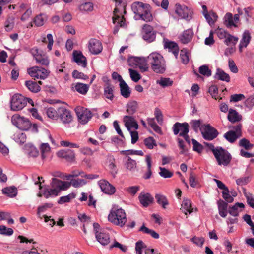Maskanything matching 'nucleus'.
I'll return each mask as SVG.
<instances>
[{"mask_svg":"<svg viewBox=\"0 0 254 254\" xmlns=\"http://www.w3.org/2000/svg\"><path fill=\"white\" fill-rule=\"evenodd\" d=\"M144 144L149 149H152L154 146H157L155 140L153 137H148L144 140Z\"/></svg>","mask_w":254,"mask_h":254,"instance_id":"nucleus-50","label":"nucleus"},{"mask_svg":"<svg viewBox=\"0 0 254 254\" xmlns=\"http://www.w3.org/2000/svg\"><path fill=\"white\" fill-rule=\"evenodd\" d=\"M239 145L247 150L251 149L254 146L253 144L251 143L250 141L245 138H243L239 141Z\"/></svg>","mask_w":254,"mask_h":254,"instance_id":"nucleus-47","label":"nucleus"},{"mask_svg":"<svg viewBox=\"0 0 254 254\" xmlns=\"http://www.w3.org/2000/svg\"><path fill=\"white\" fill-rule=\"evenodd\" d=\"M225 38L224 43L227 46L229 45L230 42H232L235 45L239 39L238 37L233 36L230 34H228V36Z\"/></svg>","mask_w":254,"mask_h":254,"instance_id":"nucleus-59","label":"nucleus"},{"mask_svg":"<svg viewBox=\"0 0 254 254\" xmlns=\"http://www.w3.org/2000/svg\"><path fill=\"white\" fill-rule=\"evenodd\" d=\"M58 119H60L63 124H69L73 120L71 111L64 107H58Z\"/></svg>","mask_w":254,"mask_h":254,"instance_id":"nucleus-11","label":"nucleus"},{"mask_svg":"<svg viewBox=\"0 0 254 254\" xmlns=\"http://www.w3.org/2000/svg\"><path fill=\"white\" fill-rule=\"evenodd\" d=\"M155 198L156 200L157 203L160 205L163 209H166L167 207L169 205L168 200L165 195L161 194H156Z\"/></svg>","mask_w":254,"mask_h":254,"instance_id":"nucleus-31","label":"nucleus"},{"mask_svg":"<svg viewBox=\"0 0 254 254\" xmlns=\"http://www.w3.org/2000/svg\"><path fill=\"white\" fill-rule=\"evenodd\" d=\"M47 20V16L46 14L40 13L35 17L33 22L37 27L42 26L44 25V22Z\"/></svg>","mask_w":254,"mask_h":254,"instance_id":"nucleus-37","label":"nucleus"},{"mask_svg":"<svg viewBox=\"0 0 254 254\" xmlns=\"http://www.w3.org/2000/svg\"><path fill=\"white\" fill-rule=\"evenodd\" d=\"M173 83V81L168 77H161L160 80H157V83L163 88L172 86Z\"/></svg>","mask_w":254,"mask_h":254,"instance_id":"nucleus-45","label":"nucleus"},{"mask_svg":"<svg viewBox=\"0 0 254 254\" xmlns=\"http://www.w3.org/2000/svg\"><path fill=\"white\" fill-rule=\"evenodd\" d=\"M149 6V4L144 3L142 2L136 1L131 4V9L135 15H138L143 12L144 8H146Z\"/></svg>","mask_w":254,"mask_h":254,"instance_id":"nucleus-21","label":"nucleus"},{"mask_svg":"<svg viewBox=\"0 0 254 254\" xmlns=\"http://www.w3.org/2000/svg\"><path fill=\"white\" fill-rule=\"evenodd\" d=\"M28 74L32 77L45 79L49 75L48 70L39 66H33L27 69Z\"/></svg>","mask_w":254,"mask_h":254,"instance_id":"nucleus-8","label":"nucleus"},{"mask_svg":"<svg viewBox=\"0 0 254 254\" xmlns=\"http://www.w3.org/2000/svg\"><path fill=\"white\" fill-rule=\"evenodd\" d=\"M124 122L125 125L128 131L131 130V128H134L135 129L138 128V125L134 118L131 116L126 115L124 117Z\"/></svg>","mask_w":254,"mask_h":254,"instance_id":"nucleus-19","label":"nucleus"},{"mask_svg":"<svg viewBox=\"0 0 254 254\" xmlns=\"http://www.w3.org/2000/svg\"><path fill=\"white\" fill-rule=\"evenodd\" d=\"M88 49L91 54L98 55L102 51V43L96 39L92 38L89 41Z\"/></svg>","mask_w":254,"mask_h":254,"instance_id":"nucleus-12","label":"nucleus"},{"mask_svg":"<svg viewBox=\"0 0 254 254\" xmlns=\"http://www.w3.org/2000/svg\"><path fill=\"white\" fill-rule=\"evenodd\" d=\"M181 207L182 211L186 215L187 214L188 212L190 214L193 212V209L191 207V203L189 199H184L182 201Z\"/></svg>","mask_w":254,"mask_h":254,"instance_id":"nucleus-34","label":"nucleus"},{"mask_svg":"<svg viewBox=\"0 0 254 254\" xmlns=\"http://www.w3.org/2000/svg\"><path fill=\"white\" fill-rule=\"evenodd\" d=\"M72 75L73 78L75 79H81L83 80H87L89 78L88 76L84 74L83 72L78 71L77 70H74L72 73Z\"/></svg>","mask_w":254,"mask_h":254,"instance_id":"nucleus-57","label":"nucleus"},{"mask_svg":"<svg viewBox=\"0 0 254 254\" xmlns=\"http://www.w3.org/2000/svg\"><path fill=\"white\" fill-rule=\"evenodd\" d=\"M73 60L77 63L78 65L85 68L87 66V61L86 58L83 55L80 51L74 50L72 53Z\"/></svg>","mask_w":254,"mask_h":254,"instance_id":"nucleus-13","label":"nucleus"},{"mask_svg":"<svg viewBox=\"0 0 254 254\" xmlns=\"http://www.w3.org/2000/svg\"><path fill=\"white\" fill-rule=\"evenodd\" d=\"M13 234L12 228H7L4 225H0V234L5 236H11Z\"/></svg>","mask_w":254,"mask_h":254,"instance_id":"nucleus-53","label":"nucleus"},{"mask_svg":"<svg viewBox=\"0 0 254 254\" xmlns=\"http://www.w3.org/2000/svg\"><path fill=\"white\" fill-rule=\"evenodd\" d=\"M43 188V195L46 198H48L50 197L58 196L60 192L58 190L54 188H48V186H44Z\"/></svg>","mask_w":254,"mask_h":254,"instance_id":"nucleus-29","label":"nucleus"},{"mask_svg":"<svg viewBox=\"0 0 254 254\" xmlns=\"http://www.w3.org/2000/svg\"><path fill=\"white\" fill-rule=\"evenodd\" d=\"M199 72L200 74L206 77H209L212 75L211 70L206 64L201 65L199 67Z\"/></svg>","mask_w":254,"mask_h":254,"instance_id":"nucleus-49","label":"nucleus"},{"mask_svg":"<svg viewBox=\"0 0 254 254\" xmlns=\"http://www.w3.org/2000/svg\"><path fill=\"white\" fill-rule=\"evenodd\" d=\"M150 8L151 6L149 5V6L146 8H144V9L143 11V12L141 13L140 14H139V18L147 22H150L153 20V16L150 11Z\"/></svg>","mask_w":254,"mask_h":254,"instance_id":"nucleus-32","label":"nucleus"},{"mask_svg":"<svg viewBox=\"0 0 254 254\" xmlns=\"http://www.w3.org/2000/svg\"><path fill=\"white\" fill-rule=\"evenodd\" d=\"M203 130L201 131L203 138L208 141H211L217 137L219 134L218 130L210 124L204 125Z\"/></svg>","mask_w":254,"mask_h":254,"instance_id":"nucleus-9","label":"nucleus"},{"mask_svg":"<svg viewBox=\"0 0 254 254\" xmlns=\"http://www.w3.org/2000/svg\"><path fill=\"white\" fill-rule=\"evenodd\" d=\"M25 85L32 93H36L41 90L40 85L35 81L27 80L25 82Z\"/></svg>","mask_w":254,"mask_h":254,"instance_id":"nucleus-28","label":"nucleus"},{"mask_svg":"<svg viewBox=\"0 0 254 254\" xmlns=\"http://www.w3.org/2000/svg\"><path fill=\"white\" fill-rule=\"evenodd\" d=\"M224 24L228 28L232 26L237 27V25L234 22L232 14L229 12L227 13L224 16Z\"/></svg>","mask_w":254,"mask_h":254,"instance_id":"nucleus-39","label":"nucleus"},{"mask_svg":"<svg viewBox=\"0 0 254 254\" xmlns=\"http://www.w3.org/2000/svg\"><path fill=\"white\" fill-rule=\"evenodd\" d=\"M159 170H160L159 173L160 176L164 178H171L173 174L172 172L170 171L165 168L159 167Z\"/></svg>","mask_w":254,"mask_h":254,"instance_id":"nucleus-52","label":"nucleus"},{"mask_svg":"<svg viewBox=\"0 0 254 254\" xmlns=\"http://www.w3.org/2000/svg\"><path fill=\"white\" fill-rule=\"evenodd\" d=\"M119 86L121 95L124 98H128L131 93V90L128 85L124 81L120 83Z\"/></svg>","mask_w":254,"mask_h":254,"instance_id":"nucleus-30","label":"nucleus"},{"mask_svg":"<svg viewBox=\"0 0 254 254\" xmlns=\"http://www.w3.org/2000/svg\"><path fill=\"white\" fill-rule=\"evenodd\" d=\"M79 8L80 10L91 11L93 9V4L91 2H86L81 4L79 6Z\"/></svg>","mask_w":254,"mask_h":254,"instance_id":"nucleus-58","label":"nucleus"},{"mask_svg":"<svg viewBox=\"0 0 254 254\" xmlns=\"http://www.w3.org/2000/svg\"><path fill=\"white\" fill-rule=\"evenodd\" d=\"M90 84H84L83 83L78 82L75 85V90L82 94L85 95L89 90Z\"/></svg>","mask_w":254,"mask_h":254,"instance_id":"nucleus-35","label":"nucleus"},{"mask_svg":"<svg viewBox=\"0 0 254 254\" xmlns=\"http://www.w3.org/2000/svg\"><path fill=\"white\" fill-rule=\"evenodd\" d=\"M222 197L227 203H232L234 201V198L230 194L229 189L222 192Z\"/></svg>","mask_w":254,"mask_h":254,"instance_id":"nucleus-56","label":"nucleus"},{"mask_svg":"<svg viewBox=\"0 0 254 254\" xmlns=\"http://www.w3.org/2000/svg\"><path fill=\"white\" fill-rule=\"evenodd\" d=\"M58 108H56L53 107H49L47 109L46 114L47 116L53 120H58Z\"/></svg>","mask_w":254,"mask_h":254,"instance_id":"nucleus-43","label":"nucleus"},{"mask_svg":"<svg viewBox=\"0 0 254 254\" xmlns=\"http://www.w3.org/2000/svg\"><path fill=\"white\" fill-rule=\"evenodd\" d=\"M157 31L153 26L145 24L142 26L141 34L142 38L146 42L150 43L154 41L156 37Z\"/></svg>","mask_w":254,"mask_h":254,"instance_id":"nucleus-6","label":"nucleus"},{"mask_svg":"<svg viewBox=\"0 0 254 254\" xmlns=\"http://www.w3.org/2000/svg\"><path fill=\"white\" fill-rule=\"evenodd\" d=\"M244 195L247 199V202L248 205L254 209V198L252 197V194L249 192H244Z\"/></svg>","mask_w":254,"mask_h":254,"instance_id":"nucleus-64","label":"nucleus"},{"mask_svg":"<svg viewBox=\"0 0 254 254\" xmlns=\"http://www.w3.org/2000/svg\"><path fill=\"white\" fill-rule=\"evenodd\" d=\"M125 166L127 170L130 171L134 170L137 166L136 162L135 160L131 159L130 157H127Z\"/></svg>","mask_w":254,"mask_h":254,"instance_id":"nucleus-46","label":"nucleus"},{"mask_svg":"<svg viewBox=\"0 0 254 254\" xmlns=\"http://www.w3.org/2000/svg\"><path fill=\"white\" fill-rule=\"evenodd\" d=\"M76 113L79 122L82 125L86 124L92 117V113L89 110H86L82 112L76 111Z\"/></svg>","mask_w":254,"mask_h":254,"instance_id":"nucleus-20","label":"nucleus"},{"mask_svg":"<svg viewBox=\"0 0 254 254\" xmlns=\"http://www.w3.org/2000/svg\"><path fill=\"white\" fill-rule=\"evenodd\" d=\"M57 155L58 157L64 158L68 162H71L74 161L75 153L71 149L60 150L57 152Z\"/></svg>","mask_w":254,"mask_h":254,"instance_id":"nucleus-17","label":"nucleus"},{"mask_svg":"<svg viewBox=\"0 0 254 254\" xmlns=\"http://www.w3.org/2000/svg\"><path fill=\"white\" fill-rule=\"evenodd\" d=\"M128 71L130 77L133 82H137L141 79V76L137 71L131 68H129Z\"/></svg>","mask_w":254,"mask_h":254,"instance_id":"nucleus-51","label":"nucleus"},{"mask_svg":"<svg viewBox=\"0 0 254 254\" xmlns=\"http://www.w3.org/2000/svg\"><path fill=\"white\" fill-rule=\"evenodd\" d=\"M154 115H155V118H156V120L157 121V122L159 124L161 125L163 123V115H162V112L159 108H156L155 109Z\"/></svg>","mask_w":254,"mask_h":254,"instance_id":"nucleus-63","label":"nucleus"},{"mask_svg":"<svg viewBox=\"0 0 254 254\" xmlns=\"http://www.w3.org/2000/svg\"><path fill=\"white\" fill-rule=\"evenodd\" d=\"M25 97L20 94H15L10 100V108L12 111L22 110L26 105Z\"/></svg>","mask_w":254,"mask_h":254,"instance_id":"nucleus-7","label":"nucleus"},{"mask_svg":"<svg viewBox=\"0 0 254 254\" xmlns=\"http://www.w3.org/2000/svg\"><path fill=\"white\" fill-rule=\"evenodd\" d=\"M75 197L76 194L74 192H71L67 195L60 197L57 202L59 204H63L64 203L69 202L72 199L74 198Z\"/></svg>","mask_w":254,"mask_h":254,"instance_id":"nucleus-44","label":"nucleus"},{"mask_svg":"<svg viewBox=\"0 0 254 254\" xmlns=\"http://www.w3.org/2000/svg\"><path fill=\"white\" fill-rule=\"evenodd\" d=\"M108 220L111 223L120 227H123L127 222L126 214L122 208L116 210L112 209L108 215Z\"/></svg>","mask_w":254,"mask_h":254,"instance_id":"nucleus-2","label":"nucleus"},{"mask_svg":"<svg viewBox=\"0 0 254 254\" xmlns=\"http://www.w3.org/2000/svg\"><path fill=\"white\" fill-rule=\"evenodd\" d=\"M245 98V96L243 94H235L230 96V102H237Z\"/></svg>","mask_w":254,"mask_h":254,"instance_id":"nucleus-62","label":"nucleus"},{"mask_svg":"<svg viewBox=\"0 0 254 254\" xmlns=\"http://www.w3.org/2000/svg\"><path fill=\"white\" fill-rule=\"evenodd\" d=\"M227 119L232 123H234L241 121L242 116L236 110L231 108L229 110Z\"/></svg>","mask_w":254,"mask_h":254,"instance_id":"nucleus-27","label":"nucleus"},{"mask_svg":"<svg viewBox=\"0 0 254 254\" xmlns=\"http://www.w3.org/2000/svg\"><path fill=\"white\" fill-rule=\"evenodd\" d=\"M138 104L136 101H132L127 105V112L129 115L134 114L137 108Z\"/></svg>","mask_w":254,"mask_h":254,"instance_id":"nucleus-41","label":"nucleus"},{"mask_svg":"<svg viewBox=\"0 0 254 254\" xmlns=\"http://www.w3.org/2000/svg\"><path fill=\"white\" fill-rule=\"evenodd\" d=\"M175 12L181 19H184L187 21H190L192 18L190 10L184 5L176 4Z\"/></svg>","mask_w":254,"mask_h":254,"instance_id":"nucleus-10","label":"nucleus"},{"mask_svg":"<svg viewBox=\"0 0 254 254\" xmlns=\"http://www.w3.org/2000/svg\"><path fill=\"white\" fill-rule=\"evenodd\" d=\"M214 156L219 165L227 166L230 163L232 160L231 154L221 146L214 154Z\"/></svg>","mask_w":254,"mask_h":254,"instance_id":"nucleus-3","label":"nucleus"},{"mask_svg":"<svg viewBox=\"0 0 254 254\" xmlns=\"http://www.w3.org/2000/svg\"><path fill=\"white\" fill-rule=\"evenodd\" d=\"M193 36L192 29H188L184 30L182 34L180 36V40L183 44H188L192 40Z\"/></svg>","mask_w":254,"mask_h":254,"instance_id":"nucleus-24","label":"nucleus"},{"mask_svg":"<svg viewBox=\"0 0 254 254\" xmlns=\"http://www.w3.org/2000/svg\"><path fill=\"white\" fill-rule=\"evenodd\" d=\"M138 199L140 204L144 207H147L149 205L153 203L154 198L149 193L141 192L139 196Z\"/></svg>","mask_w":254,"mask_h":254,"instance_id":"nucleus-16","label":"nucleus"},{"mask_svg":"<svg viewBox=\"0 0 254 254\" xmlns=\"http://www.w3.org/2000/svg\"><path fill=\"white\" fill-rule=\"evenodd\" d=\"M135 249L136 254H142V249H145V254H153L155 252L154 249L147 248L142 240H139L135 243Z\"/></svg>","mask_w":254,"mask_h":254,"instance_id":"nucleus-18","label":"nucleus"},{"mask_svg":"<svg viewBox=\"0 0 254 254\" xmlns=\"http://www.w3.org/2000/svg\"><path fill=\"white\" fill-rule=\"evenodd\" d=\"M95 237L97 241L102 246L107 245L110 242L109 234L106 233L104 230L100 231V233H97Z\"/></svg>","mask_w":254,"mask_h":254,"instance_id":"nucleus-22","label":"nucleus"},{"mask_svg":"<svg viewBox=\"0 0 254 254\" xmlns=\"http://www.w3.org/2000/svg\"><path fill=\"white\" fill-rule=\"evenodd\" d=\"M71 181L72 186L76 188L82 186L87 183L86 180L82 179H72Z\"/></svg>","mask_w":254,"mask_h":254,"instance_id":"nucleus-54","label":"nucleus"},{"mask_svg":"<svg viewBox=\"0 0 254 254\" xmlns=\"http://www.w3.org/2000/svg\"><path fill=\"white\" fill-rule=\"evenodd\" d=\"M213 78L215 79L225 81L226 82H229L230 81L229 75L220 68H217Z\"/></svg>","mask_w":254,"mask_h":254,"instance_id":"nucleus-25","label":"nucleus"},{"mask_svg":"<svg viewBox=\"0 0 254 254\" xmlns=\"http://www.w3.org/2000/svg\"><path fill=\"white\" fill-rule=\"evenodd\" d=\"M192 143L193 144V150L194 151L198 152V153H201L204 149L203 146L199 143L195 139H192Z\"/></svg>","mask_w":254,"mask_h":254,"instance_id":"nucleus-55","label":"nucleus"},{"mask_svg":"<svg viewBox=\"0 0 254 254\" xmlns=\"http://www.w3.org/2000/svg\"><path fill=\"white\" fill-rule=\"evenodd\" d=\"M2 192L7 196L12 198L17 195V190L15 186H11L2 189Z\"/></svg>","mask_w":254,"mask_h":254,"instance_id":"nucleus-38","label":"nucleus"},{"mask_svg":"<svg viewBox=\"0 0 254 254\" xmlns=\"http://www.w3.org/2000/svg\"><path fill=\"white\" fill-rule=\"evenodd\" d=\"M202 123V120H192L190 123L191 125L192 128L195 132H197L198 128L200 127L201 124Z\"/></svg>","mask_w":254,"mask_h":254,"instance_id":"nucleus-60","label":"nucleus"},{"mask_svg":"<svg viewBox=\"0 0 254 254\" xmlns=\"http://www.w3.org/2000/svg\"><path fill=\"white\" fill-rule=\"evenodd\" d=\"M217 203L219 215L222 217H226L228 213V203L221 199L218 200Z\"/></svg>","mask_w":254,"mask_h":254,"instance_id":"nucleus-26","label":"nucleus"},{"mask_svg":"<svg viewBox=\"0 0 254 254\" xmlns=\"http://www.w3.org/2000/svg\"><path fill=\"white\" fill-rule=\"evenodd\" d=\"M240 136L241 134H238L234 130H229L225 133L223 135V137L226 139V140L231 143L235 142Z\"/></svg>","mask_w":254,"mask_h":254,"instance_id":"nucleus-33","label":"nucleus"},{"mask_svg":"<svg viewBox=\"0 0 254 254\" xmlns=\"http://www.w3.org/2000/svg\"><path fill=\"white\" fill-rule=\"evenodd\" d=\"M113 248H119L122 252H126L127 250V248L126 246L123 245L115 240L114 243L110 246V249L111 250Z\"/></svg>","mask_w":254,"mask_h":254,"instance_id":"nucleus-61","label":"nucleus"},{"mask_svg":"<svg viewBox=\"0 0 254 254\" xmlns=\"http://www.w3.org/2000/svg\"><path fill=\"white\" fill-rule=\"evenodd\" d=\"M147 61L152 69L156 73L162 74L166 71L165 61L163 57L158 53L153 52L147 57Z\"/></svg>","mask_w":254,"mask_h":254,"instance_id":"nucleus-1","label":"nucleus"},{"mask_svg":"<svg viewBox=\"0 0 254 254\" xmlns=\"http://www.w3.org/2000/svg\"><path fill=\"white\" fill-rule=\"evenodd\" d=\"M113 88L111 85H109V86H106L104 87V94L106 98L109 99L111 100H113L114 98V94H113Z\"/></svg>","mask_w":254,"mask_h":254,"instance_id":"nucleus-48","label":"nucleus"},{"mask_svg":"<svg viewBox=\"0 0 254 254\" xmlns=\"http://www.w3.org/2000/svg\"><path fill=\"white\" fill-rule=\"evenodd\" d=\"M238 207L244 208L245 205L243 203L237 202L233 206L229 207L228 213L233 216H238L239 215Z\"/></svg>","mask_w":254,"mask_h":254,"instance_id":"nucleus-36","label":"nucleus"},{"mask_svg":"<svg viewBox=\"0 0 254 254\" xmlns=\"http://www.w3.org/2000/svg\"><path fill=\"white\" fill-rule=\"evenodd\" d=\"M127 61L128 65L130 66L133 67L134 65H138L141 72L147 71L148 69L147 63L148 62L147 57L129 56Z\"/></svg>","mask_w":254,"mask_h":254,"instance_id":"nucleus-4","label":"nucleus"},{"mask_svg":"<svg viewBox=\"0 0 254 254\" xmlns=\"http://www.w3.org/2000/svg\"><path fill=\"white\" fill-rule=\"evenodd\" d=\"M115 2L116 7L114 10V16L112 18L113 23L115 24L117 20H119L120 16L118 14L120 11V7H127L128 0H114Z\"/></svg>","mask_w":254,"mask_h":254,"instance_id":"nucleus-14","label":"nucleus"},{"mask_svg":"<svg viewBox=\"0 0 254 254\" xmlns=\"http://www.w3.org/2000/svg\"><path fill=\"white\" fill-rule=\"evenodd\" d=\"M11 122L13 125L22 130H28L32 126L30 121L18 114H14L11 117Z\"/></svg>","mask_w":254,"mask_h":254,"instance_id":"nucleus-5","label":"nucleus"},{"mask_svg":"<svg viewBox=\"0 0 254 254\" xmlns=\"http://www.w3.org/2000/svg\"><path fill=\"white\" fill-rule=\"evenodd\" d=\"M185 129H187L189 132V125L187 122L184 123H175L173 126V131L174 135L179 134L180 133L184 132Z\"/></svg>","mask_w":254,"mask_h":254,"instance_id":"nucleus-23","label":"nucleus"},{"mask_svg":"<svg viewBox=\"0 0 254 254\" xmlns=\"http://www.w3.org/2000/svg\"><path fill=\"white\" fill-rule=\"evenodd\" d=\"M12 139L16 142L22 145L26 141V135L24 133L17 132L13 135Z\"/></svg>","mask_w":254,"mask_h":254,"instance_id":"nucleus-40","label":"nucleus"},{"mask_svg":"<svg viewBox=\"0 0 254 254\" xmlns=\"http://www.w3.org/2000/svg\"><path fill=\"white\" fill-rule=\"evenodd\" d=\"M251 34L249 30H246L242 34V38L240 40V43L244 44V47H247L250 43L251 40Z\"/></svg>","mask_w":254,"mask_h":254,"instance_id":"nucleus-42","label":"nucleus"},{"mask_svg":"<svg viewBox=\"0 0 254 254\" xmlns=\"http://www.w3.org/2000/svg\"><path fill=\"white\" fill-rule=\"evenodd\" d=\"M101 190L107 194H113L116 191L115 188L105 180H101L98 182Z\"/></svg>","mask_w":254,"mask_h":254,"instance_id":"nucleus-15","label":"nucleus"}]
</instances>
